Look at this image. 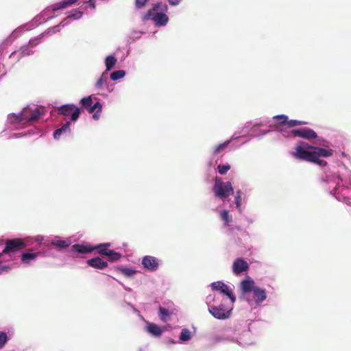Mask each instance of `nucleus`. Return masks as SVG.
<instances>
[{
	"label": "nucleus",
	"mask_w": 351,
	"mask_h": 351,
	"mask_svg": "<svg viewBox=\"0 0 351 351\" xmlns=\"http://www.w3.org/2000/svg\"><path fill=\"white\" fill-rule=\"evenodd\" d=\"M334 150L328 146L319 147L301 141L295 147L293 156L300 160L311 162L323 167L321 182L324 189L338 201L346 202L347 197L342 193L344 189L351 187V170L343 163L328 167L326 161L320 159L332 156Z\"/></svg>",
	"instance_id": "obj_1"
},
{
	"label": "nucleus",
	"mask_w": 351,
	"mask_h": 351,
	"mask_svg": "<svg viewBox=\"0 0 351 351\" xmlns=\"http://www.w3.org/2000/svg\"><path fill=\"white\" fill-rule=\"evenodd\" d=\"M44 114L43 109L38 107H25L19 114H8V121L14 124L16 128L24 127L25 124L37 121Z\"/></svg>",
	"instance_id": "obj_2"
},
{
	"label": "nucleus",
	"mask_w": 351,
	"mask_h": 351,
	"mask_svg": "<svg viewBox=\"0 0 351 351\" xmlns=\"http://www.w3.org/2000/svg\"><path fill=\"white\" fill-rule=\"evenodd\" d=\"M167 10L166 1H158L143 15V19L152 20L157 27L165 26L169 21V17L166 14Z\"/></svg>",
	"instance_id": "obj_3"
},
{
	"label": "nucleus",
	"mask_w": 351,
	"mask_h": 351,
	"mask_svg": "<svg viewBox=\"0 0 351 351\" xmlns=\"http://www.w3.org/2000/svg\"><path fill=\"white\" fill-rule=\"evenodd\" d=\"M211 300L213 302H216L219 300V296L215 295L212 298L210 295L206 298V302L208 303V309L209 313L216 319H228L230 315L232 309V304L230 303V305L226 303L225 299H222L221 303L219 305L210 304Z\"/></svg>",
	"instance_id": "obj_4"
},
{
	"label": "nucleus",
	"mask_w": 351,
	"mask_h": 351,
	"mask_svg": "<svg viewBox=\"0 0 351 351\" xmlns=\"http://www.w3.org/2000/svg\"><path fill=\"white\" fill-rule=\"evenodd\" d=\"M213 192L216 198L223 200L232 195L234 191L230 182H224L221 178L216 177L213 186Z\"/></svg>",
	"instance_id": "obj_5"
},
{
	"label": "nucleus",
	"mask_w": 351,
	"mask_h": 351,
	"mask_svg": "<svg viewBox=\"0 0 351 351\" xmlns=\"http://www.w3.org/2000/svg\"><path fill=\"white\" fill-rule=\"evenodd\" d=\"M57 111L60 115L70 116L71 122H75L81 114V109L73 104L62 105L58 108Z\"/></svg>",
	"instance_id": "obj_6"
},
{
	"label": "nucleus",
	"mask_w": 351,
	"mask_h": 351,
	"mask_svg": "<svg viewBox=\"0 0 351 351\" xmlns=\"http://www.w3.org/2000/svg\"><path fill=\"white\" fill-rule=\"evenodd\" d=\"M95 8V1H82L77 9L69 12L67 18L73 20L80 19L84 14H88V10L93 11Z\"/></svg>",
	"instance_id": "obj_7"
},
{
	"label": "nucleus",
	"mask_w": 351,
	"mask_h": 351,
	"mask_svg": "<svg viewBox=\"0 0 351 351\" xmlns=\"http://www.w3.org/2000/svg\"><path fill=\"white\" fill-rule=\"evenodd\" d=\"M29 238H25L23 240L21 239H14L8 240L3 250V253L10 254L20 250L28 245Z\"/></svg>",
	"instance_id": "obj_8"
},
{
	"label": "nucleus",
	"mask_w": 351,
	"mask_h": 351,
	"mask_svg": "<svg viewBox=\"0 0 351 351\" xmlns=\"http://www.w3.org/2000/svg\"><path fill=\"white\" fill-rule=\"evenodd\" d=\"M210 287L214 291H218L221 293H223V295L227 296V298L229 299L230 303L231 304H233L236 300L235 296L233 295L232 289L226 285L222 281H217L212 282L210 284Z\"/></svg>",
	"instance_id": "obj_9"
},
{
	"label": "nucleus",
	"mask_w": 351,
	"mask_h": 351,
	"mask_svg": "<svg viewBox=\"0 0 351 351\" xmlns=\"http://www.w3.org/2000/svg\"><path fill=\"white\" fill-rule=\"evenodd\" d=\"M237 133L234 134V135L233 136V137L230 139V140H228L222 143H220L216 146H215L213 147V152H212V157H213V159L208 162V165L210 167H213V166H215L217 162H218V159H216L215 161V157L219 155V154H222L226 149L227 147H228V145H230V142L232 141V138H238L239 136H237Z\"/></svg>",
	"instance_id": "obj_10"
},
{
	"label": "nucleus",
	"mask_w": 351,
	"mask_h": 351,
	"mask_svg": "<svg viewBox=\"0 0 351 351\" xmlns=\"http://www.w3.org/2000/svg\"><path fill=\"white\" fill-rule=\"evenodd\" d=\"M141 264L147 271H156L159 267L160 261L155 256L147 255L142 258Z\"/></svg>",
	"instance_id": "obj_11"
},
{
	"label": "nucleus",
	"mask_w": 351,
	"mask_h": 351,
	"mask_svg": "<svg viewBox=\"0 0 351 351\" xmlns=\"http://www.w3.org/2000/svg\"><path fill=\"white\" fill-rule=\"evenodd\" d=\"M72 248L75 252L80 253V254L89 253V252H91L95 249H96L95 247H92L91 246H90L88 244H78V243L74 244L72 246ZM98 249H99V253L102 255H105V256H108V252L110 251V250H108L106 247H99Z\"/></svg>",
	"instance_id": "obj_12"
},
{
	"label": "nucleus",
	"mask_w": 351,
	"mask_h": 351,
	"mask_svg": "<svg viewBox=\"0 0 351 351\" xmlns=\"http://www.w3.org/2000/svg\"><path fill=\"white\" fill-rule=\"evenodd\" d=\"M241 346H250L254 343V339L251 331L247 329L244 330L239 337H234V341Z\"/></svg>",
	"instance_id": "obj_13"
},
{
	"label": "nucleus",
	"mask_w": 351,
	"mask_h": 351,
	"mask_svg": "<svg viewBox=\"0 0 351 351\" xmlns=\"http://www.w3.org/2000/svg\"><path fill=\"white\" fill-rule=\"evenodd\" d=\"M257 287L255 285L254 280L249 276H247L239 285L240 289L244 295L253 292Z\"/></svg>",
	"instance_id": "obj_14"
},
{
	"label": "nucleus",
	"mask_w": 351,
	"mask_h": 351,
	"mask_svg": "<svg viewBox=\"0 0 351 351\" xmlns=\"http://www.w3.org/2000/svg\"><path fill=\"white\" fill-rule=\"evenodd\" d=\"M34 51L32 48L27 44L21 47L18 51H13L10 56V58H16V61H19L21 58L33 55Z\"/></svg>",
	"instance_id": "obj_15"
},
{
	"label": "nucleus",
	"mask_w": 351,
	"mask_h": 351,
	"mask_svg": "<svg viewBox=\"0 0 351 351\" xmlns=\"http://www.w3.org/2000/svg\"><path fill=\"white\" fill-rule=\"evenodd\" d=\"M248 269L249 264L243 258H238L233 262L232 272L237 276L241 274L244 271H246Z\"/></svg>",
	"instance_id": "obj_16"
},
{
	"label": "nucleus",
	"mask_w": 351,
	"mask_h": 351,
	"mask_svg": "<svg viewBox=\"0 0 351 351\" xmlns=\"http://www.w3.org/2000/svg\"><path fill=\"white\" fill-rule=\"evenodd\" d=\"M292 133L295 136H299L305 139H313L317 137L316 132L311 128H303L298 130H293Z\"/></svg>",
	"instance_id": "obj_17"
},
{
	"label": "nucleus",
	"mask_w": 351,
	"mask_h": 351,
	"mask_svg": "<svg viewBox=\"0 0 351 351\" xmlns=\"http://www.w3.org/2000/svg\"><path fill=\"white\" fill-rule=\"evenodd\" d=\"M219 216L223 222V226L228 228V231L230 234H233L234 228L232 227L231 223L232 221V216L230 214L229 211L227 210H222L219 211Z\"/></svg>",
	"instance_id": "obj_18"
},
{
	"label": "nucleus",
	"mask_w": 351,
	"mask_h": 351,
	"mask_svg": "<svg viewBox=\"0 0 351 351\" xmlns=\"http://www.w3.org/2000/svg\"><path fill=\"white\" fill-rule=\"evenodd\" d=\"M252 293L256 306H260L267 299V293L265 289L257 287Z\"/></svg>",
	"instance_id": "obj_19"
},
{
	"label": "nucleus",
	"mask_w": 351,
	"mask_h": 351,
	"mask_svg": "<svg viewBox=\"0 0 351 351\" xmlns=\"http://www.w3.org/2000/svg\"><path fill=\"white\" fill-rule=\"evenodd\" d=\"M75 1H60L46 10L47 13L53 12L54 14L58 11L69 8Z\"/></svg>",
	"instance_id": "obj_20"
},
{
	"label": "nucleus",
	"mask_w": 351,
	"mask_h": 351,
	"mask_svg": "<svg viewBox=\"0 0 351 351\" xmlns=\"http://www.w3.org/2000/svg\"><path fill=\"white\" fill-rule=\"evenodd\" d=\"M71 123L70 121H66L64 124L60 128L56 129L53 134V136L56 140H58L62 135H68L71 133Z\"/></svg>",
	"instance_id": "obj_21"
},
{
	"label": "nucleus",
	"mask_w": 351,
	"mask_h": 351,
	"mask_svg": "<svg viewBox=\"0 0 351 351\" xmlns=\"http://www.w3.org/2000/svg\"><path fill=\"white\" fill-rule=\"evenodd\" d=\"M274 119L281 120L282 124H287L289 128H294L297 125L305 124V122L300 121L298 120H288V117L285 114H278L274 117Z\"/></svg>",
	"instance_id": "obj_22"
},
{
	"label": "nucleus",
	"mask_w": 351,
	"mask_h": 351,
	"mask_svg": "<svg viewBox=\"0 0 351 351\" xmlns=\"http://www.w3.org/2000/svg\"><path fill=\"white\" fill-rule=\"evenodd\" d=\"M146 331L155 337H159L162 335L164 330L157 324L147 322L146 326Z\"/></svg>",
	"instance_id": "obj_23"
},
{
	"label": "nucleus",
	"mask_w": 351,
	"mask_h": 351,
	"mask_svg": "<svg viewBox=\"0 0 351 351\" xmlns=\"http://www.w3.org/2000/svg\"><path fill=\"white\" fill-rule=\"evenodd\" d=\"M49 243L54 247L63 249L69 247L71 244V241L70 239H62L61 237L57 236L51 239Z\"/></svg>",
	"instance_id": "obj_24"
},
{
	"label": "nucleus",
	"mask_w": 351,
	"mask_h": 351,
	"mask_svg": "<svg viewBox=\"0 0 351 351\" xmlns=\"http://www.w3.org/2000/svg\"><path fill=\"white\" fill-rule=\"evenodd\" d=\"M87 264L92 267L104 269L108 266L106 261H104L100 257H95L87 261Z\"/></svg>",
	"instance_id": "obj_25"
},
{
	"label": "nucleus",
	"mask_w": 351,
	"mask_h": 351,
	"mask_svg": "<svg viewBox=\"0 0 351 351\" xmlns=\"http://www.w3.org/2000/svg\"><path fill=\"white\" fill-rule=\"evenodd\" d=\"M117 62V58L114 55L107 56L104 60V64L106 66V73L110 71L116 65Z\"/></svg>",
	"instance_id": "obj_26"
},
{
	"label": "nucleus",
	"mask_w": 351,
	"mask_h": 351,
	"mask_svg": "<svg viewBox=\"0 0 351 351\" xmlns=\"http://www.w3.org/2000/svg\"><path fill=\"white\" fill-rule=\"evenodd\" d=\"M38 252H24L21 255V261L25 264H29L38 257Z\"/></svg>",
	"instance_id": "obj_27"
},
{
	"label": "nucleus",
	"mask_w": 351,
	"mask_h": 351,
	"mask_svg": "<svg viewBox=\"0 0 351 351\" xmlns=\"http://www.w3.org/2000/svg\"><path fill=\"white\" fill-rule=\"evenodd\" d=\"M108 81V73L104 71L100 77L98 78L95 83V88L98 90H101L104 85L106 84Z\"/></svg>",
	"instance_id": "obj_28"
},
{
	"label": "nucleus",
	"mask_w": 351,
	"mask_h": 351,
	"mask_svg": "<svg viewBox=\"0 0 351 351\" xmlns=\"http://www.w3.org/2000/svg\"><path fill=\"white\" fill-rule=\"evenodd\" d=\"M192 337L191 332L188 328H183L181 330L179 339L181 342H186L189 341Z\"/></svg>",
	"instance_id": "obj_29"
},
{
	"label": "nucleus",
	"mask_w": 351,
	"mask_h": 351,
	"mask_svg": "<svg viewBox=\"0 0 351 351\" xmlns=\"http://www.w3.org/2000/svg\"><path fill=\"white\" fill-rule=\"evenodd\" d=\"M158 311L159 317L163 322H167L169 320L171 313L168 309L160 307Z\"/></svg>",
	"instance_id": "obj_30"
},
{
	"label": "nucleus",
	"mask_w": 351,
	"mask_h": 351,
	"mask_svg": "<svg viewBox=\"0 0 351 351\" xmlns=\"http://www.w3.org/2000/svg\"><path fill=\"white\" fill-rule=\"evenodd\" d=\"M229 341L234 342V337H232L227 335H216L213 337V341L215 343H220L222 341Z\"/></svg>",
	"instance_id": "obj_31"
},
{
	"label": "nucleus",
	"mask_w": 351,
	"mask_h": 351,
	"mask_svg": "<svg viewBox=\"0 0 351 351\" xmlns=\"http://www.w3.org/2000/svg\"><path fill=\"white\" fill-rule=\"evenodd\" d=\"M43 38H44V34H40L38 36L31 38L29 40L27 45L31 48H34V47H36L37 45H38L42 42V40Z\"/></svg>",
	"instance_id": "obj_32"
},
{
	"label": "nucleus",
	"mask_w": 351,
	"mask_h": 351,
	"mask_svg": "<svg viewBox=\"0 0 351 351\" xmlns=\"http://www.w3.org/2000/svg\"><path fill=\"white\" fill-rule=\"evenodd\" d=\"M125 71L123 70H119L112 71L110 75V78L112 81H117L125 76Z\"/></svg>",
	"instance_id": "obj_33"
},
{
	"label": "nucleus",
	"mask_w": 351,
	"mask_h": 351,
	"mask_svg": "<svg viewBox=\"0 0 351 351\" xmlns=\"http://www.w3.org/2000/svg\"><path fill=\"white\" fill-rule=\"evenodd\" d=\"M65 23L64 21H62L58 25L54 26L49 29H47L45 32H44V36L45 35L51 36L58 32L60 31L61 27H64Z\"/></svg>",
	"instance_id": "obj_34"
},
{
	"label": "nucleus",
	"mask_w": 351,
	"mask_h": 351,
	"mask_svg": "<svg viewBox=\"0 0 351 351\" xmlns=\"http://www.w3.org/2000/svg\"><path fill=\"white\" fill-rule=\"evenodd\" d=\"M119 270L127 277H132L136 273V271L132 268L121 267Z\"/></svg>",
	"instance_id": "obj_35"
},
{
	"label": "nucleus",
	"mask_w": 351,
	"mask_h": 351,
	"mask_svg": "<svg viewBox=\"0 0 351 351\" xmlns=\"http://www.w3.org/2000/svg\"><path fill=\"white\" fill-rule=\"evenodd\" d=\"M9 341V338L5 332L1 331L0 332V349L3 348L8 341Z\"/></svg>",
	"instance_id": "obj_36"
},
{
	"label": "nucleus",
	"mask_w": 351,
	"mask_h": 351,
	"mask_svg": "<svg viewBox=\"0 0 351 351\" xmlns=\"http://www.w3.org/2000/svg\"><path fill=\"white\" fill-rule=\"evenodd\" d=\"M80 104L85 108H88L93 104V99L91 96L84 97L81 99Z\"/></svg>",
	"instance_id": "obj_37"
},
{
	"label": "nucleus",
	"mask_w": 351,
	"mask_h": 351,
	"mask_svg": "<svg viewBox=\"0 0 351 351\" xmlns=\"http://www.w3.org/2000/svg\"><path fill=\"white\" fill-rule=\"evenodd\" d=\"M230 169V165L228 163L225 165H219L217 166L218 172L221 175H225Z\"/></svg>",
	"instance_id": "obj_38"
},
{
	"label": "nucleus",
	"mask_w": 351,
	"mask_h": 351,
	"mask_svg": "<svg viewBox=\"0 0 351 351\" xmlns=\"http://www.w3.org/2000/svg\"><path fill=\"white\" fill-rule=\"evenodd\" d=\"M107 256L109 258L110 261H117L120 259L121 255L118 252L110 250L108 252V255Z\"/></svg>",
	"instance_id": "obj_39"
},
{
	"label": "nucleus",
	"mask_w": 351,
	"mask_h": 351,
	"mask_svg": "<svg viewBox=\"0 0 351 351\" xmlns=\"http://www.w3.org/2000/svg\"><path fill=\"white\" fill-rule=\"evenodd\" d=\"M234 203L236 204V208L241 211V191H238L237 192L236 196L234 197Z\"/></svg>",
	"instance_id": "obj_40"
},
{
	"label": "nucleus",
	"mask_w": 351,
	"mask_h": 351,
	"mask_svg": "<svg viewBox=\"0 0 351 351\" xmlns=\"http://www.w3.org/2000/svg\"><path fill=\"white\" fill-rule=\"evenodd\" d=\"M280 121H281V120H280ZM285 125L286 124H282L281 122H280V123L278 125H276L274 126V129H272V130L278 131V132H280L281 134H282L284 136H287L285 134V132H286Z\"/></svg>",
	"instance_id": "obj_41"
},
{
	"label": "nucleus",
	"mask_w": 351,
	"mask_h": 351,
	"mask_svg": "<svg viewBox=\"0 0 351 351\" xmlns=\"http://www.w3.org/2000/svg\"><path fill=\"white\" fill-rule=\"evenodd\" d=\"M89 113H93L95 110L101 111L102 106L100 102H96L93 106H90L88 108Z\"/></svg>",
	"instance_id": "obj_42"
},
{
	"label": "nucleus",
	"mask_w": 351,
	"mask_h": 351,
	"mask_svg": "<svg viewBox=\"0 0 351 351\" xmlns=\"http://www.w3.org/2000/svg\"><path fill=\"white\" fill-rule=\"evenodd\" d=\"M29 241L27 242L28 243V245H29L30 241L32 240H34L35 242H36V243H38V244L40 245L42 243L43 239H44L43 237L40 236V235L36 236L35 237H29Z\"/></svg>",
	"instance_id": "obj_43"
},
{
	"label": "nucleus",
	"mask_w": 351,
	"mask_h": 351,
	"mask_svg": "<svg viewBox=\"0 0 351 351\" xmlns=\"http://www.w3.org/2000/svg\"><path fill=\"white\" fill-rule=\"evenodd\" d=\"M135 2H136V8L137 9H142L145 6L146 3L147 1H135Z\"/></svg>",
	"instance_id": "obj_44"
},
{
	"label": "nucleus",
	"mask_w": 351,
	"mask_h": 351,
	"mask_svg": "<svg viewBox=\"0 0 351 351\" xmlns=\"http://www.w3.org/2000/svg\"><path fill=\"white\" fill-rule=\"evenodd\" d=\"M101 112V111H98V110H97L95 113H93V118L95 120H97V119H99V118L100 117Z\"/></svg>",
	"instance_id": "obj_45"
},
{
	"label": "nucleus",
	"mask_w": 351,
	"mask_h": 351,
	"mask_svg": "<svg viewBox=\"0 0 351 351\" xmlns=\"http://www.w3.org/2000/svg\"><path fill=\"white\" fill-rule=\"evenodd\" d=\"M110 245V244L109 243H103V244H100L97 246L95 247V248H99V247H106L108 249V247Z\"/></svg>",
	"instance_id": "obj_46"
},
{
	"label": "nucleus",
	"mask_w": 351,
	"mask_h": 351,
	"mask_svg": "<svg viewBox=\"0 0 351 351\" xmlns=\"http://www.w3.org/2000/svg\"><path fill=\"white\" fill-rule=\"evenodd\" d=\"M232 227L234 228L233 234H234L236 232V231H239V232L243 231L242 228L239 226H232Z\"/></svg>",
	"instance_id": "obj_47"
},
{
	"label": "nucleus",
	"mask_w": 351,
	"mask_h": 351,
	"mask_svg": "<svg viewBox=\"0 0 351 351\" xmlns=\"http://www.w3.org/2000/svg\"><path fill=\"white\" fill-rule=\"evenodd\" d=\"M134 35L133 36V37L134 38H138L141 36V34L142 33L141 32H134Z\"/></svg>",
	"instance_id": "obj_48"
},
{
	"label": "nucleus",
	"mask_w": 351,
	"mask_h": 351,
	"mask_svg": "<svg viewBox=\"0 0 351 351\" xmlns=\"http://www.w3.org/2000/svg\"><path fill=\"white\" fill-rule=\"evenodd\" d=\"M245 221L249 224H251L254 222V220L250 217H245Z\"/></svg>",
	"instance_id": "obj_49"
},
{
	"label": "nucleus",
	"mask_w": 351,
	"mask_h": 351,
	"mask_svg": "<svg viewBox=\"0 0 351 351\" xmlns=\"http://www.w3.org/2000/svg\"><path fill=\"white\" fill-rule=\"evenodd\" d=\"M173 6H176L179 4L180 1H169Z\"/></svg>",
	"instance_id": "obj_50"
},
{
	"label": "nucleus",
	"mask_w": 351,
	"mask_h": 351,
	"mask_svg": "<svg viewBox=\"0 0 351 351\" xmlns=\"http://www.w3.org/2000/svg\"><path fill=\"white\" fill-rule=\"evenodd\" d=\"M249 128V125H247V123L243 127L241 132H240L239 134H241L242 132H244L247 128Z\"/></svg>",
	"instance_id": "obj_51"
},
{
	"label": "nucleus",
	"mask_w": 351,
	"mask_h": 351,
	"mask_svg": "<svg viewBox=\"0 0 351 351\" xmlns=\"http://www.w3.org/2000/svg\"><path fill=\"white\" fill-rule=\"evenodd\" d=\"M124 289L125 291H128V292H130L132 291V289L130 288V287H125L123 286Z\"/></svg>",
	"instance_id": "obj_52"
},
{
	"label": "nucleus",
	"mask_w": 351,
	"mask_h": 351,
	"mask_svg": "<svg viewBox=\"0 0 351 351\" xmlns=\"http://www.w3.org/2000/svg\"><path fill=\"white\" fill-rule=\"evenodd\" d=\"M268 132H269V130H265V131H263V133H262V134H263V135H265V134H267Z\"/></svg>",
	"instance_id": "obj_53"
},
{
	"label": "nucleus",
	"mask_w": 351,
	"mask_h": 351,
	"mask_svg": "<svg viewBox=\"0 0 351 351\" xmlns=\"http://www.w3.org/2000/svg\"><path fill=\"white\" fill-rule=\"evenodd\" d=\"M169 343L174 344V343H176V341H175L173 339H171V340H169Z\"/></svg>",
	"instance_id": "obj_54"
},
{
	"label": "nucleus",
	"mask_w": 351,
	"mask_h": 351,
	"mask_svg": "<svg viewBox=\"0 0 351 351\" xmlns=\"http://www.w3.org/2000/svg\"><path fill=\"white\" fill-rule=\"evenodd\" d=\"M341 156H342V157H346V156H347V155H346V154L345 152H342V153H341Z\"/></svg>",
	"instance_id": "obj_55"
},
{
	"label": "nucleus",
	"mask_w": 351,
	"mask_h": 351,
	"mask_svg": "<svg viewBox=\"0 0 351 351\" xmlns=\"http://www.w3.org/2000/svg\"><path fill=\"white\" fill-rule=\"evenodd\" d=\"M243 234L248 235V232H247V231H245V230H244V231L243 232Z\"/></svg>",
	"instance_id": "obj_56"
},
{
	"label": "nucleus",
	"mask_w": 351,
	"mask_h": 351,
	"mask_svg": "<svg viewBox=\"0 0 351 351\" xmlns=\"http://www.w3.org/2000/svg\"><path fill=\"white\" fill-rule=\"evenodd\" d=\"M15 136L18 138V137H20L21 136V134H15Z\"/></svg>",
	"instance_id": "obj_57"
},
{
	"label": "nucleus",
	"mask_w": 351,
	"mask_h": 351,
	"mask_svg": "<svg viewBox=\"0 0 351 351\" xmlns=\"http://www.w3.org/2000/svg\"><path fill=\"white\" fill-rule=\"evenodd\" d=\"M8 269H9L8 267H3V270H8Z\"/></svg>",
	"instance_id": "obj_58"
},
{
	"label": "nucleus",
	"mask_w": 351,
	"mask_h": 351,
	"mask_svg": "<svg viewBox=\"0 0 351 351\" xmlns=\"http://www.w3.org/2000/svg\"><path fill=\"white\" fill-rule=\"evenodd\" d=\"M250 132H254V128H252L250 129Z\"/></svg>",
	"instance_id": "obj_59"
},
{
	"label": "nucleus",
	"mask_w": 351,
	"mask_h": 351,
	"mask_svg": "<svg viewBox=\"0 0 351 351\" xmlns=\"http://www.w3.org/2000/svg\"><path fill=\"white\" fill-rule=\"evenodd\" d=\"M249 304H250L252 301L251 300H247Z\"/></svg>",
	"instance_id": "obj_60"
},
{
	"label": "nucleus",
	"mask_w": 351,
	"mask_h": 351,
	"mask_svg": "<svg viewBox=\"0 0 351 351\" xmlns=\"http://www.w3.org/2000/svg\"><path fill=\"white\" fill-rule=\"evenodd\" d=\"M5 254V253H3V252H0V257H1L3 254Z\"/></svg>",
	"instance_id": "obj_61"
}]
</instances>
